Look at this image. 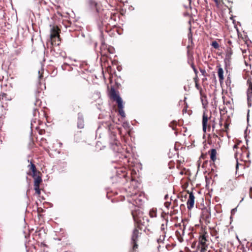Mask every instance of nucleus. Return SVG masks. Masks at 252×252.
<instances>
[{
	"label": "nucleus",
	"mask_w": 252,
	"mask_h": 252,
	"mask_svg": "<svg viewBox=\"0 0 252 252\" xmlns=\"http://www.w3.org/2000/svg\"><path fill=\"white\" fill-rule=\"evenodd\" d=\"M127 167L131 175L130 183L127 188V202L135 206V209L131 211V214L135 223L139 227L143 220V213L140 207L143 204L144 199V194L140 191L142 164L134 157L129 158L127 159Z\"/></svg>",
	"instance_id": "f257e3e1"
},
{
	"label": "nucleus",
	"mask_w": 252,
	"mask_h": 252,
	"mask_svg": "<svg viewBox=\"0 0 252 252\" xmlns=\"http://www.w3.org/2000/svg\"><path fill=\"white\" fill-rule=\"evenodd\" d=\"M108 96L111 101L115 102L118 106V112L122 119H125V113L124 110V102L119 93L114 87H111L108 91Z\"/></svg>",
	"instance_id": "f03ea898"
},
{
	"label": "nucleus",
	"mask_w": 252,
	"mask_h": 252,
	"mask_svg": "<svg viewBox=\"0 0 252 252\" xmlns=\"http://www.w3.org/2000/svg\"><path fill=\"white\" fill-rule=\"evenodd\" d=\"M110 136V145L111 148L115 152L117 153L116 157L119 158H126V154L122 146L119 145L117 138L116 133L115 131H111L109 134Z\"/></svg>",
	"instance_id": "7ed1b4c3"
},
{
	"label": "nucleus",
	"mask_w": 252,
	"mask_h": 252,
	"mask_svg": "<svg viewBox=\"0 0 252 252\" xmlns=\"http://www.w3.org/2000/svg\"><path fill=\"white\" fill-rule=\"evenodd\" d=\"M212 127L213 130L216 127L215 119H211V117H208L204 112L202 116V128L204 132H206L207 128L210 129Z\"/></svg>",
	"instance_id": "20e7f679"
},
{
	"label": "nucleus",
	"mask_w": 252,
	"mask_h": 252,
	"mask_svg": "<svg viewBox=\"0 0 252 252\" xmlns=\"http://www.w3.org/2000/svg\"><path fill=\"white\" fill-rule=\"evenodd\" d=\"M50 42L52 46H59L60 44V38L58 28L53 27L50 31Z\"/></svg>",
	"instance_id": "39448f33"
},
{
	"label": "nucleus",
	"mask_w": 252,
	"mask_h": 252,
	"mask_svg": "<svg viewBox=\"0 0 252 252\" xmlns=\"http://www.w3.org/2000/svg\"><path fill=\"white\" fill-rule=\"evenodd\" d=\"M140 235V233L139 231L136 229L134 228L132 232L130 237V245L132 246V250L133 251H136L138 248V245L137 244L138 239Z\"/></svg>",
	"instance_id": "423d86ee"
},
{
	"label": "nucleus",
	"mask_w": 252,
	"mask_h": 252,
	"mask_svg": "<svg viewBox=\"0 0 252 252\" xmlns=\"http://www.w3.org/2000/svg\"><path fill=\"white\" fill-rule=\"evenodd\" d=\"M117 130L121 137L123 139V140L125 142L126 140L125 137L126 135V123L125 121L122 122V124L120 126L117 127Z\"/></svg>",
	"instance_id": "0eeeda50"
},
{
	"label": "nucleus",
	"mask_w": 252,
	"mask_h": 252,
	"mask_svg": "<svg viewBox=\"0 0 252 252\" xmlns=\"http://www.w3.org/2000/svg\"><path fill=\"white\" fill-rule=\"evenodd\" d=\"M28 162H30V160H28ZM28 168H29L30 172L27 173L29 175L32 176V175H34L37 173H40L39 171H37L35 165L32 163V161H30V164L28 165Z\"/></svg>",
	"instance_id": "6e6552de"
},
{
	"label": "nucleus",
	"mask_w": 252,
	"mask_h": 252,
	"mask_svg": "<svg viewBox=\"0 0 252 252\" xmlns=\"http://www.w3.org/2000/svg\"><path fill=\"white\" fill-rule=\"evenodd\" d=\"M194 196L192 192L189 193V198L187 201V208L189 210H191L194 204Z\"/></svg>",
	"instance_id": "1a4fd4ad"
},
{
	"label": "nucleus",
	"mask_w": 252,
	"mask_h": 252,
	"mask_svg": "<svg viewBox=\"0 0 252 252\" xmlns=\"http://www.w3.org/2000/svg\"><path fill=\"white\" fill-rule=\"evenodd\" d=\"M32 176L34 179V186H39L42 181L41 173L32 175Z\"/></svg>",
	"instance_id": "9d476101"
},
{
	"label": "nucleus",
	"mask_w": 252,
	"mask_h": 252,
	"mask_svg": "<svg viewBox=\"0 0 252 252\" xmlns=\"http://www.w3.org/2000/svg\"><path fill=\"white\" fill-rule=\"evenodd\" d=\"M84 118L82 114L79 113L78 114V119H77V127L79 128H82L84 127Z\"/></svg>",
	"instance_id": "9b49d317"
},
{
	"label": "nucleus",
	"mask_w": 252,
	"mask_h": 252,
	"mask_svg": "<svg viewBox=\"0 0 252 252\" xmlns=\"http://www.w3.org/2000/svg\"><path fill=\"white\" fill-rule=\"evenodd\" d=\"M247 84L249 85V88L247 90V97L252 98V79H248Z\"/></svg>",
	"instance_id": "f8f14e48"
},
{
	"label": "nucleus",
	"mask_w": 252,
	"mask_h": 252,
	"mask_svg": "<svg viewBox=\"0 0 252 252\" xmlns=\"http://www.w3.org/2000/svg\"><path fill=\"white\" fill-rule=\"evenodd\" d=\"M206 241L207 240L205 235H203L200 236L199 238L198 247H201L203 246L207 247V245L206 244Z\"/></svg>",
	"instance_id": "ddd939ff"
},
{
	"label": "nucleus",
	"mask_w": 252,
	"mask_h": 252,
	"mask_svg": "<svg viewBox=\"0 0 252 252\" xmlns=\"http://www.w3.org/2000/svg\"><path fill=\"white\" fill-rule=\"evenodd\" d=\"M117 173L120 178L123 177L124 178H126V168L125 167H123L122 168H119V169L117 171Z\"/></svg>",
	"instance_id": "4468645a"
},
{
	"label": "nucleus",
	"mask_w": 252,
	"mask_h": 252,
	"mask_svg": "<svg viewBox=\"0 0 252 252\" xmlns=\"http://www.w3.org/2000/svg\"><path fill=\"white\" fill-rule=\"evenodd\" d=\"M176 235L178 237V240L180 242H182L183 241L182 236L184 235V228L183 229H182V228H181L180 231L177 230L176 231Z\"/></svg>",
	"instance_id": "2eb2a0df"
},
{
	"label": "nucleus",
	"mask_w": 252,
	"mask_h": 252,
	"mask_svg": "<svg viewBox=\"0 0 252 252\" xmlns=\"http://www.w3.org/2000/svg\"><path fill=\"white\" fill-rule=\"evenodd\" d=\"M218 76L219 78V81L221 83L223 81L224 79L223 77V70L221 67H219L218 69Z\"/></svg>",
	"instance_id": "dca6fc26"
},
{
	"label": "nucleus",
	"mask_w": 252,
	"mask_h": 252,
	"mask_svg": "<svg viewBox=\"0 0 252 252\" xmlns=\"http://www.w3.org/2000/svg\"><path fill=\"white\" fill-rule=\"evenodd\" d=\"M168 223V220H165V223H163L161 224L160 226V230L162 232V233L165 234L166 231L165 229L167 228V225Z\"/></svg>",
	"instance_id": "f3484780"
},
{
	"label": "nucleus",
	"mask_w": 252,
	"mask_h": 252,
	"mask_svg": "<svg viewBox=\"0 0 252 252\" xmlns=\"http://www.w3.org/2000/svg\"><path fill=\"white\" fill-rule=\"evenodd\" d=\"M216 155H217L216 150L215 149H212L211 150V155H210V158L212 161H215L216 160Z\"/></svg>",
	"instance_id": "a211bd4d"
},
{
	"label": "nucleus",
	"mask_w": 252,
	"mask_h": 252,
	"mask_svg": "<svg viewBox=\"0 0 252 252\" xmlns=\"http://www.w3.org/2000/svg\"><path fill=\"white\" fill-rule=\"evenodd\" d=\"M149 215L151 218H156L157 216V209L152 208L149 212Z\"/></svg>",
	"instance_id": "6ab92c4d"
},
{
	"label": "nucleus",
	"mask_w": 252,
	"mask_h": 252,
	"mask_svg": "<svg viewBox=\"0 0 252 252\" xmlns=\"http://www.w3.org/2000/svg\"><path fill=\"white\" fill-rule=\"evenodd\" d=\"M88 3L92 9H94L96 8L97 3L94 0H88Z\"/></svg>",
	"instance_id": "aec40b11"
},
{
	"label": "nucleus",
	"mask_w": 252,
	"mask_h": 252,
	"mask_svg": "<svg viewBox=\"0 0 252 252\" xmlns=\"http://www.w3.org/2000/svg\"><path fill=\"white\" fill-rule=\"evenodd\" d=\"M202 216H203V218L207 220L210 218L211 214H210V213L207 210H205L203 211Z\"/></svg>",
	"instance_id": "412c9836"
},
{
	"label": "nucleus",
	"mask_w": 252,
	"mask_h": 252,
	"mask_svg": "<svg viewBox=\"0 0 252 252\" xmlns=\"http://www.w3.org/2000/svg\"><path fill=\"white\" fill-rule=\"evenodd\" d=\"M233 185V181L231 180H229L227 183L225 188L230 189L231 190L233 189L232 186Z\"/></svg>",
	"instance_id": "4be33fe9"
},
{
	"label": "nucleus",
	"mask_w": 252,
	"mask_h": 252,
	"mask_svg": "<svg viewBox=\"0 0 252 252\" xmlns=\"http://www.w3.org/2000/svg\"><path fill=\"white\" fill-rule=\"evenodd\" d=\"M211 45L215 48V49H218L219 48V45L218 43L216 41H214L212 42Z\"/></svg>",
	"instance_id": "5701e85b"
},
{
	"label": "nucleus",
	"mask_w": 252,
	"mask_h": 252,
	"mask_svg": "<svg viewBox=\"0 0 252 252\" xmlns=\"http://www.w3.org/2000/svg\"><path fill=\"white\" fill-rule=\"evenodd\" d=\"M34 190L35 191V193L39 195L40 194V189H39V186H34Z\"/></svg>",
	"instance_id": "b1692460"
},
{
	"label": "nucleus",
	"mask_w": 252,
	"mask_h": 252,
	"mask_svg": "<svg viewBox=\"0 0 252 252\" xmlns=\"http://www.w3.org/2000/svg\"><path fill=\"white\" fill-rule=\"evenodd\" d=\"M165 237V234L162 233L160 236L159 239L158 240V243H159L160 242H162Z\"/></svg>",
	"instance_id": "393cba45"
},
{
	"label": "nucleus",
	"mask_w": 252,
	"mask_h": 252,
	"mask_svg": "<svg viewBox=\"0 0 252 252\" xmlns=\"http://www.w3.org/2000/svg\"><path fill=\"white\" fill-rule=\"evenodd\" d=\"M199 248L200 249V252H206L207 251V247L203 246V247H199Z\"/></svg>",
	"instance_id": "a878e982"
},
{
	"label": "nucleus",
	"mask_w": 252,
	"mask_h": 252,
	"mask_svg": "<svg viewBox=\"0 0 252 252\" xmlns=\"http://www.w3.org/2000/svg\"><path fill=\"white\" fill-rule=\"evenodd\" d=\"M114 48H113L112 47H109L107 49L108 50V52L110 53V54H113V51H114Z\"/></svg>",
	"instance_id": "bb28decb"
},
{
	"label": "nucleus",
	"mask_w": 252,
	"mask_h": 252,
	"mask_svg": "<svg viewBox=\"0 0 252 252\" xmlns=\"http://www.w3.org/2000/svg\"><path fill=\"white\" fill-rule=\"evenodd\" d=\"M251 99L252 98H249V97H247V100H248V105L249 107H251V105H252V103H251Z\"/></svg>",
	"instance_id": "cd10ccee"
},
{
	"label": "nucleus",
	"mask_w": 252,
	"mask_h": 252,
	"mask_svg": "<svg viewBox=\"0 0 252 252\" xmlns=\"http://www.w3.org/2000/svg\"><path fill=\"white\" fill-rule=\"evenodd\" d=\"M6 94L5 93H2L0 94V99H3V98L5 97Z\"/></svg>",
	"instance_id": "c85d7f7f"
},
{
	"label": "nucleus",
	"mask_w": 252,
	"mask_h": 252,
	"mask_svg": "<svg viewBox=\"0 0 252 252\" xmlns=\"http://www.w3.org/2000/svg\"><path fill=\"white\" fill-rule=\"evenodd\" d=\"M171 204V202H166L165 203H164V205L166 207V208H168L169 206H170Z\"/></svg>",
	"instance_id": "c756f323"
},
{
	"label": "nucleus",
	"mask_w": 252,
	"mask_h": 252,
	"mask_svg": "<svg viewBox=\"0 0 252 252\" xmlns=\"http://www.w3.org/2000/svg\"><path fill=\"white\" fill-rule=\"evenodd\" d=\"M188 38H189V40H192V34L191 33V32H190L188 34Z\"/></svg>",
	"instance_id": "7c9ffc66"
},
{
	"label": "nucleus",
	"mask_w": 252,
	"mask_h": 252,
	"mask_svg": "<svg viewBox=\"0 0 252 252\" xmlns=\"http://www.w3.org/2000/svg\"><path fill=\"white\" fill-rule=\"evenodd\" d=\"M200 72H201L202 74L204 75V76H206V71L204 69H201Z\"/></svg>",
	"instance_id": "2f4dec72"
},
{
	"label": "nucleus",
	"mask_w": 252,
	"mask_h": 252,
	"mask_svg": "<svg viewBox=\"0 0 252 252\" xmlns=\"http://www.w3.org/2000/svg\"><path fill=\"white\" fill-rule=\"evenodd\" d=\"M250 197L252 199V187L250 188Z\"/></svg>",
	"instance_id": "473e14b6"
},
{
	"label": "nucleus",
	"mask_w": 252,
	"mask_h": 252,
	"mask_svg": "<svg viewBox=\"0 0 252 252\" xmlns=\"http://www.w3.org/2000/svg\"><path fill=\"white\" fill-rule=\"evenodd\" d=\"M41 103V101H40L39 99H36V102H35V105H39Z\"/></svg>",
	"instance_id": "72a5a7b5"
},
{
	"label": "nucleus",
	"mask_w": 252,
	"mask_h": 252,
	"mask_svg": "<svg viewBox=\"0 0 252 252\" xmlns=\"http://www.w3.org/2000/svg\"><path fill=\"white\" fill-rule=\"evenodd\" d=\"M125 199V197L124 196H121L119 197V200H120V201H124Z\"/></svg>",
	"instance_id": "f704fd0d"
},
{
	"label": "nucleus",
	"mask_w": 252,
	"mask_h": 252,
	"mask_svg": "<svg viewBox=\"0 0 252 252\" xmlns=\"http://www.w3.org/2000/svg\"><path fill=\"white\" fill-rule=\"evenodd\" d=\"M36 113H38V110L37 109H34L33 112V115L34 116H36Z\"/></svg>",
	"instance_id": "c9c22d12"
},
{
	"label": "nucleus",
	"mask_w": 252,
	"mask_h": 252,
	"mask_svg": "<svg viewBox=\"0 0 252 252\" xmlns=\"http://www.w3.org/2000/svg\"><path fill=\"white\" fill-rule=\"evenodd\" d=\"M191 67H192V69H193V71H194V72H195V73H196L197 71L196 69V68H195V67H194V66L193 64H192V65H191Z\"/></svg>",
	"instance_id": "e433bc0d"
},
{
	"label": "nucleus",
	"mask_w": 252,
	"mask_h": 252,
	"mask_svg": "<svg viewBox=\"0 0 252 252\" xmlns=\"http://www.w3.org/2000/svg\"><path fill=\"white\" fill-rule=\"evenodd\" d=\"M101 54L102 56H107V55L106 54V53L105 52H104L102 50H101Z\"/></svg>",
	"instance_id": "4c0bfd02"
},
{
	"label": "nucleus",
	"mask_w": 252,
	"mask_h": 252,
	"mask_svg": "<svg viewBox=\"0 0 252 252\" xmlns=\"http://www.w3.org/2000/svg\"><path fill=\"white\" fill-rule=\"evenodd\" d=\"M237 210V209L236 208H234V209H233L232 210H231V214H233V213H234L235 212V211H236Z\"/></svg>",
	"instance_id": "58836bf2"
},
{
	"label": "nucleus",
	"mask_w": 252,
	"mask_h": 252,
	"mask_svg": "<svg viewBox=\"0 0 252 252\" xmlns=\"http://www.w3.org/2000/svg\"><path fill=\"white\" fill-rule=\"evenodd\" d=\"M239 165V164L238 163V160H237V164H236V170L238 169Z\"/></svg>",
	"instance_id": "ea45409f"
},
{
	"label": "nucleus",
	"mask_w": 252,
	"mask_h": 252,
	"mask_svg": "<svg viewBox=\"0 0 252 252\" xmlns=\"http://www.w3.org/2000/svg\"><path fill=\"white\" fill-rule=\"evenodd\" d=\"M38 73H39V79H41V78L43 77V76L42 75V74H40V71H38Z\"/></svg>",
	"instance_id": "a19ab883"
},
{
	"label": "nucleus",
	"mask_w": 252,
	"mask_h": 252,
	"mask_svg": "<svg viewBox=\"0 0 252 252\" xmlns=\"http://www.w3.org/2000/svg\"><path fill=\"white\" fill-rule=\"evenodd\" d=\"M249 112H250V110H249L248 111V114H247V120L248 121L249 120Z\"/></svg>",
	"instance_id": "79ce46f5"
},
{
	"label": "nucleus",
	"mask_w": 252,
	"mask_h": 252,
	"mask_svg": "<svg viewBox=\"0 0 252 252\" xmlns=\"http://www.w3.org/2000/svg\"><path fill=\"white\" fill-rule=\"evenodd\" d=\"M237 147H238V146H237V144H235V145L233 146V149H236V148H237Z\"/></svg>",
	"instance_id": "37998d69"
},
{
	"label": "nucleus",
	"mask_w": 252,
	"mask_h": 252,
	"mask_svg": "<svg viewBox=\"0 0 252 252\" xmlns=\"http://www.w3.org/2000/svg\"><path fill=\"white\" fill-rule=\"evenodd\" d=\"M168 194L165 195L164 196V199H165V200L167 199L168 198Z\"/></svg>",
	"instance_id": "c03bdc74"
},
{
	"label": "nucleus",
	"mask_w": 252,
	"mask_h": 252,
	"mask_svg": "<svg viewBox=\"0 0 252 252\" xmlns=\"http://www.w3.org/2000/svg\"><path fill=\"white\" fill-rule=\"evenodd\" d=\"M219 125H220V127H221V126H222V124L221 123V121H220V124H219Z\"/></svg>",
	"instance_id": "a18cd8bd"
},
{
	"label": "nucleus",
	"mask_w": 252,
	"mask_h": 252,
	"mask_svg": "<svg viewBox=\"0 0 252 252\" xmlns=\"http://www.w3.org/2000/svg\"><path fill=\"white\" fill-rule=\"evenodd\" d=\"M202 102L203 105H205L204 100H203L202 99Z\"/></svg>",
	"instance_id": "49530a36"
},
{
	"label": "nucleus",
	"mask_w": 252,
	"mask_h": 252,
	"mask_svg": "<svg viewBox=\"0 0 252 252\" xmlns=\"http://www.w3.org/2000/svg\"><path fill=\"white\" fill-rule=\"evenodd\" d=\"M186 111H187V109H184L183 110V113L186 112Z\"/></svg>",
	"instance_id": "de8ad7c7"
},
{
	"label": "nucleus",
	"mask_w": 252,
	"mask_h": 252,
	"mask_svg": "<svg viewBox=\"0 0 252 252\" xmlns=\"http://www.w3.org/2000/svg\"><path fill=\"white\" fill-rule=\"evenodd\" d=\"M224 126H225V128H226L228 126L226 124H225Z\"/></svg>",
	"instance_id": "09e8293b"
},
{
	"label": "nucleus",
	"mask_w": 252,
	"mask_h": 252,
	"mask_svg": "<svg viewBox=\"0 0 252 252\" xmlns=\"http://www.w3.org/2000/svg\"><path fill=\"white\" fill-rule=\"evenodd\" d=\"M189 42H190L191 43H192V40H189Z\"/></svg>",
	"instance_id": "8fccbe9b"
},
{
	"label": "nucleus",
	"mask_w": 252,
	"mask_h": 252,
	"mask_svg": "<svg viewBox=\"0 0 252 252\" xmlns=\"http://www.w3.org/2000/svg\"><path fill=\"white\" fill-rule=\"evenodd\" d=\"M236 156H237V153H235V157L236 158Z\"/></svg>",
	"instance_id": "3c124183"
},
{
	"label": "nucleus",
	"mask_w": 252,
	"mask_h": 252,
	"mask_svg": "<svg viewBox=\"0 0 252 252\" xmlns=\"http://www.w3.org/2000/svg\"><path fill=\"white\" fill-rule=\"evenodd\" d=\"M216 2H218V0H214Z\"/></svg>",
	"instance_id": "603ef678"
},
{
	"label": "nucleus",
	"mask_w": 252,
	"mask_h": 252,
	"mask_svg": "<svg viewBox=\"0 0 252 252\" xmlns=\"http://www.w3.org/2000/svg\"><path fill=\"white\" fill-rule=\"evenodd\" d=\"M228 43L230 44L231 43V42L230 41H229Z\"/></svg>",
	"instance_id": "864d4df0"
},
{
	"label": "nucleus",
	"mask_w": 252,
	"mask_h": 252,
	"mask_svg": "<svg viewBox=\"0 0 252 252\" xmlns=\"http://www.w3.org/2000/svg\"><path fill=\"white\" fill-rule=\"evenodd\" d=\"M128 157H129V155H128V156L127 155V156H126L127 158H128Z\"/></svg>",
	"instance_id": "5fc2aeb1"
},
{
	"label": "nucleus",
	"mask_w": 252,
	"mask_h": 252,
	"mask_svg": "<svg viewBox=\"0 0 252 252\" xmlns=\"http://www.w3.org/2000/svg\"><path fill=\"white\" fill-rule=\"evenodd\" d=\"M128 157H129V155H128V156L127 155V156H126L127 158H128Z\"/></svg>",
	"instance_id": "6e6d98bb"
},
{
	"label": "nucleus",
	"mask_w": 252,
	"mask_h": 252,
	"mask_svg": "<svg viewBox=\"0 0 252 252\" xmlns=\"http://www.w3.org/2000/svg\"><path fill=\"white\" fill-rule=\"evenodd\" d=\"M196 87H198V85L196 84Z\"/></svg>",
	"instance_id": "4d7b16f0"
},
{
	"label": "nucleus",
	"mask_w": 252,
	"mask_h": 252,
	"mask_svg": "<svg viewBox=\"0 0 252 252\" xmlns=\"http://www.w3.org/2000/svg\"><path fill=\"white\" fill-rule=\"evenodd\" d=\"M189 2H190V0H189Z\"/></svg>",
	"instance_id": "13d9d810"
}]
</instances>
